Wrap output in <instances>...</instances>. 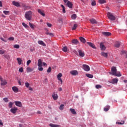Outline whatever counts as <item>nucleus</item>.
Segmentation results:
<instances>
[{
    "label": "nucleus",
    "instance_id": "f257e3e1",
    "mask_svg": "<svg viewBox=\"0 0 127 127\" xmlns=\"http://www.w3.org/2000/svg\"><path fill=\"white\" fill-rule=\"evenodd\" d=\"M109 74H110V75H112L113 76H116V77H121L122 76L121 72L117 71V67L115 66H113L111 68V72H109Z\"/></svg>",
    "mask_w": 127,
    "mask_h": 127
},
{
    "label": "nucleus",
    "instance_id": "f03ea898",
    "mask_svg": "<svg viewBox=\"0 0 127 127\" xmlns=\"http://www.w3.org/2000/svg\"><path fill=\"white\" fill-rule=\"evenodd\" d=\"M42 65L43 66H47V64L44 62H42L41 59H39L38 61V66L39 71H43V67H42Z\"/></svg>",
    "mask_w": 127,
    "mask_h": 127
},
{
    "label": "nucleus",
    "instance_id": "7ed1b4c3",
    "mask_svg": "<svg viewBox=\"0 0 127 127\" xmlns=\"http://www.w3.org/2000/svg\"><path fill=\"white\" fill-rule=\"evenodd\" d=\"M32 16V12L31 11H28L26 12L25 14V17L27 20H31V17Z\"/></svg>",
    "mask_w": 127,
    "mask_h": 127
},
{
    "label": "nucleus",
    "instance_id": "20e7f679",
    "mask_svg": "<svg viewBox=\"0 0 127 127\" xmlns=\"http://www.w3.org/2000/svg\"><path fill=\"white\" fill-rule=\"evenodd\" d=\"M107 16L110 20H116V16H115L112 13L108 12L107 13Z\"/></svg>",
    "mask_w": 127,
    "mask_h": 127
},
{
    "label": "nucleus",
    "instance_id": "39448f33",
    "mask_svg": "<svg viewBox=\"0 0 127 127\" xmlns=\"http://www.w3.org/2000/svg\"><path fill=\"white\" fill-rule=\"evenodd\" d=\"M63 75L62 73H59L57 75V78L58 81H60L61 82V83H60V86L62 85V84H63V80L62 79H61V77H62Z\"/></svg>",
    "mask_w": 127,
    "mask_h": 127
},
{
    "label": "nucleus",
    "instance_id": "423d86ee",
    "mask_svg": "<svg viewBox=\"0 0 127 127\" xmlns=\"http://www.w3.org/2000/svg\"><path fill=\"white\" fill-rule=\"evenodd\" d=\"M82 67L84 71H86V72H88V71H90V66H89V65L87 64H83Z\"/></svg>",
    "mask_w": 127,
    "mask_h": 127
},
{
    "label": "nucleus",
    "instance_id": "0eeeda50",
    "mask_svg": "<svg viewBox=\"0 0 127 127\" xmlns=\"http://www.w3.org/2000/svg\"><path fill=\"white\" fill-rule=\"evenodd\" d=\"M70 73L72 75V76H77V75L79 74V72H78L77 70H74L70 71Z\"/></svg>",
    "mask_w": 127,
    "mask_h": 127
},
{
    "label": "nucleus",
    "instance_id": "6e6552de",
    "mask_svg": "<svg viewBox=\"0 0 127 127\" xmlns=\"http://www.w3.org/2000/svg\"><path fill=\"white\" fill-rule=\"evenodd\" d=\"M12 3L13 5H14L15 6H16L17 7H20V4L18 2L15 1H13L12 2Z\"/></svg>",
    "mask_w": 127,
    "mask_h": 127
},
{
    "label": "nucleus",
    "instance_id": "1a4fd4ad",
    "mask_svg": "<svg viewBox=\"0 0 127 127\" xmlns=\"http://www.w3.org/2000/svg\"><path fill=\"white\" fill-rule=\"evenodd\" d=\"M15 105L17 107H19V108H21L22 107V104H21V102L20 101H15Z\"/></svg>",
    "mask_w": 127,
    "mask_h": 127
},
{
    "label": "nucleus",
    "instance_id": "9d476101",
    "mask_svg": "<svg viewBox=\"0 0 127 127\" xmlns=\"http://www.w3.org/2000/svg\"><path fill=\"white\" fill-rule=\"evenodd\" d=\"M52 98L55 101H56L58 99V95L54 92L52 94Z\"/></svg>",
    "mask_w": 127,
    "mask_h": 127
},
{
    "label": "nucleus",
    "instance_id": "9b49d317",
    "mask_svg": "<svg viewBox=\"0 0 127 127\" xmlns=\"http://www.w3.org/2000/svg\"><path fill=\"white\" fill-rule=\"evenodd\" d=\"M87 43L90 47H91L93 49H96V46L94 45V44L90 42H87Z\"/></svg>",
    "mask_w": 127,
    "mask_h": 127
},
{
    "label": "nucleus",
    "instance_id": "f8f14e48",
    "mask_svg": "<svg viewBox=\"0 0 127 127\" xmlns=\"http://www.w3.org/2000/svg\"><path fill=\"white\" fill-rule=\"evenodd\" d=\"M100 45L101 50H102V51L106 50V46H105V45L103 43H101L100 44Z\"/></svg>",
    "mask_w": 127,
    "mask_h": 127
},
{
    "label": "nucleus",
    "instance_id": "ddd939ff",
    "mask_svg": "<svg viewBox=\"0 0 127 127\" xmlns=\"http://www.w3.org/2000/svg\"><path fill=\"white\" fill-rule=\"evenodd\" d=\"M78 53L80 57H84L85 56V54L83 52V51L81 50H78Z\"/></svg>",
    "mask_w": 127,
    "mask_h": 127
},
{
    "label": "nucleus",
    "instance_id": "4468645a",
    "mask_svg": "<svg viewBox=\"0 0 127 127\" xmlns=\"http://www.w3.org/2000/svg\"><path fill=\"white\" fill-rule=\"evenodd\" d=\"M102 34L105 36H111L112 35V33L109 32H103Z\"/></svg>",
    "mask_w": 127,
    "mask_h": 127
},
{
    "label": "nucleus",
    "instance_id": "2eb2a0df",
    "mask_svg": "<svg viewBox=\"0 0 127 127\" xmlns=\"http://www.w3.org/2000/svg\"><path fill=\"white\" fill-rule=\"evenodd\" d=\"M12 90L14 93H18V88L16 86H13L12 87Z\"/></svg>",
    "mask_w": 127,
    "mask_h": 127
},
{
    "label": "nucleus",
    "instance_id": "dca6fc26",
    "mask_svg": "<svg viewBox=\"0 0 127 127\" xmlns=\"http://www.w3.org/2000/svg\"><path fill=\"white\" fill-rule=\"evenodd\" d=\"M89 21H90L91 23H92V24H97V23H98V22L97 21V20H96V19L92 18L91 19L89 20Z\"/></svg>",
    "mask_w": 127,
    "mask_h": 127
},
{
    "label": "nucleus",
    "instance_id": "f3484780",
    "mask_svg": "<svg viewBox=\"0 0 127 127\" xmlns=\"http://www.w3.org/2000/svg\"><path fill=\"white\" fill-rule=\"evenodd\" d=\"M66 5L69 8H72L73 6V3H72L70 1L67 2Z\"/></svg>",
    "mask_w": 127,
    "mask_h": 127
},
{
    "label": "nucleus",
    "instance_id": "a211bd4d",
    "mask_svg": "<svg viewBox=\"0 0 127 127\" xmlns=\"http://www.w3.org/2000/svg\"><path fill=\"white\" fill-rule=\"evenodd\" d=\"M38 12L41 14V15H42V16H45V13H44V11L41 10V9H38Z\"/></svg>",
    "mask_w": 127,
    "mask_h": 127
},
{
    "label": "nucleus",
    "instance_id": "6ab92c4d",
    "mask_svg": "<svg viewBox=\"0 0 127 127\" xmlns=\"http://www.w3.org/2000/svg\"><path fill=\"white\" fill-rule=\"evenodd\" d=\"M34 68H32L30 67H28L26 68L27 73H30V72H32L33 71H34Z\"/></svg>",
    "mask_w": 127,
    "mask_h": 127
},
{
    "label": "nucleus",
    "instance_id": "aec40b11",
    "mask_svg": "<svg viewBox=\"0 0 127 127\" xmlns=\"http://www.w3.org/2000/svg\"><path fill=\"white\" fill-rule=\"evenodd\" d=\"M38 43L40 45H42V46H44V47L46 46V44L45 43H44V42L43 41H40V40L38 41Z\"/></svg>",
    "mask_w": 127,
    "mask_h": 127
},
{
    "label": "nucleus",
    "instance_id": "412c9836",
    "mask_svg": "<svg viewBox=\"0 0 127 127\" xmlns=\"http://www.w3.org/2000/svg\"><path fill=\"white\" fill-rule=\"evenodd\" d=\"M72 43L75 44V45H77V44H79V41H78V40L74 39L72 40Z\"/></svg>",
    "mask_w": 127,
    "mask_h": 127
},
{
    "label": "nucleus",
    "instance_id": "4be33fe9",
    "mask_svg": "<svg viewBox=\"0 0 127 127\" xmlns=\"http://www.w3.org/2000/svg\"><path fill=\"white\" fill-rule=\"evenodd\" d=\"M69 111L70 112H71L72 115H77V113L76 112V111L75 110V109L73 108H70L69 109Z\"/></svg>",
    "mask_w": 127,
    "mask_h": 127
},
{
    "label": "nucleus",
    "instance_id": "5701e85b",
    "mask_svg": "<svg viewBox=\"0 0 127 127\" xmlns=\"http://www.w3.org/2000/svg\"><path fill=\"white\" fill-rule=\"evenodd\" d=\"M17 111V109L16 108H15V107L10 109V112L12 114H15V113H16Z\"/></svg>",
    "mask_w": 127,
    "mask_h": 127
},
{
    "label": "nucleus",
    "instance_id": "b1692460",
    "mask_svg": "<svg viewBox=\"0 0 127 127\" xmlns=\"http://www.w3.org/2000/svg\"><path fill=\"white\" fill-rule=\"evenodd\" d=\"M101 56H103V57H105L106 58H107V57H108V53H105L104 52H102L101 53Z\"/></svg>",
    "mask_w": 127,
    "mask_h": 127
},
{
    "label": "nucleus",
    "instance_id": "393cba45",
    "mask_svg": "<svg viewBox=\"0 0 127 127\" xmlns=\"http://www.w3.org/2000/svg\"><path fill=\"white\" fill-rule=\"evenodd\" d=\"M119 81V79L117 78H114L112 79V84H118V81Z\"/></svg>",
    "mask_w": 127,
    "mask_h": 127
},
{
    "label": "nucleus",
    "instance_id": "a878e982",
    "mask_svg": "<svg viewBox=\"0 0 127 127\" xmlns=\"http://www.w3.org/2000/svg\"><path fill=\"white\" fill-rule=\"evenodd\" d=\"M79 40H80L81 42H82V43H86V39L82 37H80L79 38Z\"/></svg>",
    "mask_w": 127,
    "mask_h": 127
},
{
    "label": "nucleus",
    "instance_id": "bb28decb",
    "mask_svg": "<svg viewBox=\"0 0 127 127\" xmlns=\"http://www.w3.org/2000/svg\"><path fill=\"white\" fill-rule=\"evenodd\" d=\"M16 60L18 62V64H19V65H21V63L22 62V60H21V59H20L19 58H17L16 59Z\"/></svg>",
    "mask_w": 127,
    "mask_h": 127
},
{
    "label": "nucleus",
    "instance_id": "cd10ccee",
    "mask_svg": "<svg viewBox=\"0 0 127 127\" xmlns=\"http://www.w3.org/2000/svg\"><path fill=\"white\" fill-rule=\"evenodd\" d=\"M98 2H99V3H100L101 4H103L104 3H106L107 1H106V0H99Z\"/></svg>",
    "mask_w": 127,
    "mask_h": 127
},
{
    "label": "nucleus",
    "instance_id": "c85d7f7f",
    "mask_svg": "<svg viewBox=\"0 0 127 127\" xmlns=\"http://www.w3.org/2000/svg\"><path fill=\"white\" fill-rule=\"evenodd\" d=\"M110 106L109 105H107L105 108H104V112H108L110 110Z\"/></svg>",
    "mask_w": 127,
    "mask_h": 127
},
{
    "label": "nucleus",
    "instance_id": "c756f323",
    "mask_svg": "<svg viewBox=\"0 0 127 127\" xmlns=\"http://www.w3.org/2000/svg\"><path fill=\"white\" fill-rule=\"evenodd\" d=\"M6 84H7L6 80H2L1 82L0 83L1 86H5V85H6Z\"/></svg>",
    "mask_w": 127,
    "mask_h": 127
},
{
    "label": "nucleus",
    "instance_id": "7c9ffc66",
    "mask_svg": "<svg viewBox=\"0 0 127 127\" xmlns=\"http://www.w3.org/2000/svg\"><path fill=\"white\" fill-rule=\"evenodd\" d=\"M115 47L119 48V47H120V46H121V43L119 42H116L115 43Z\"/></svg>",
    "mask_w": 127,
    "mask_h": 127
},
{
    "label": "nucleus",
    "instance_id": "2f4dec72",
    "mask_svg": "<svg viewBox=\"0 0 127 127\" xmlns=\"http://www.w3.org/2000/svg\"><path fill=\"white\" fill-rule=\"evenodd\" d=\"M61 6H62L63 8V13H66V10L65 9V6H64V5L61 4Z\"/></svg>",
    "mask_w": 127,
    "mask_h": 127
},
{
    "label": "nucleus",
    "instance_id": "473e14b6",
    "mask_svg": "<svg viewBox=\"0 0 127 127\" xmlns=\"http://www.w3.org/2000/svg\"><path fill=\"white\" fill-rule=\"evenodd\" d=\"M77 27H78V25L76 24H74L73 25V27H72V30H76V29H77Z\"/></svg>",
    "mask_w": 127,
    "mask_h": 127
},
{
    "label": "nucleus",
    "instance_id": "72a5a7b5",
    "mask_svg": "<svg viewBox=\"0 0 127 127\" xmlns=\"http://www.w3.org/2000/svg\"><path fill=\"white\" fill-rule=\"evenodd\" d=\"M50 127H60V126L59 125H55V124H50L49 125Z\"/></svg>",
    "mask_w": 127,
    "mask_h": 127
},
{
    "label": "nucleus",
    "instance_id": "f704fd0d",
    "mask_svg": "<svg viewBox=\"0 0 127 127\" xmlns=\"http://www.w3.org/2000/svg\"><path fill=\"white\" fill-rule=\"evenodd\" d=\"M29 26H30V27H31V28L32 29H34V27L35 26V25H34V24L29 22Z\"/></svg>",
    "mask_w": 127,
    "mask_h": 127
},
{
    "label": "nucleus",
    "instance_id": "c9c22d12",
    "mask_svg": "<svg viewBox=\"0 0 127 127\" xmlns=\"http://www.w3.org/2000/svg\"><path fill=\"white\" fill-rule=\"evenodd\" d=\"M3 13L4 14H5V15H9V11L4 10L3 11Z\"/></svg>",
    "mask_w": 127,
    "mask_h": 127
},
{
    "label": "nucleus",
    "instance_id": "e433bc0d",
    "mask_svg": "<svg viewBox=\"0 0 127 127\" xmlns=\"http://www.w3.org/2000/svg\"><path fill=\"white\" fill-rule=\"evenodd\" d=\"M86 76H87L88 78H92L93 77L92 74H90L89 73L86 74Z\"/></svg>",
    "mask_w": 127,
    "mask_h": 127
},
{
    "label": "nucleus",
    "instance_id": "4c0bfd02",
    "mask_svg": "<svg viewBox=\"0 0 127 127\" xmlns=\"http://www.w3.org/2000/svg\"><path fill=\"white\" fill-rule=\"evenodd\" d=\"M71 18L72 19H75V18H77V15L76 14H73L71 15Z\"/></svg>",
    "mask_w": 127,
    "mask_h": 127
},
{
    "label": "nucleus",
    "instance_id": "58836bf2",
    "mask_svg": "<svg viewBox=\"0 0 127 127\" xmlns=\"http://www.w3.org/2000/svg\"><path fill=\"white\" fill-rule=\"evenodd\" d=\"M60 110L61 111H63V110H64V105L62 104V105H60Z\"/></svg>",
    "mask_w": 127,
    "mask_h": 127
},
{
    "label": "nucleus",
    "instance_id": "ea45409f",
    "mask_svg": "<svg viewBox=\"0 0 127 127\" xmlns=\"http://www.w3.org/2000/svg\"><path fill=\"white\" fill-rule=\"evenodd\" d=\"M63 51H64V52H67V47H64L62 49Z\"/></svg>",
    "mask_w": 127,
    "mask_h": 127
},
{
    "label": "nucleus",
    "instance_id": "a19ab883",
    "mask_svg": "<svg viewBox=\"0 0 127 127\" xmlns=\"http://www.w3.org/2000/svg\"><path fill=\"white\" fill-rule=\"evenodd\" d=\"M122 54H125L126 55V56H127V51H122V53H121V55Z\"/></svg>",
    "mask_w": 127,
    "mask_h": 127
},
{
    "label": "nucleus",
    "instance_id": "79ce46f5",
    "mask_svg": "<svg viewBox=\"0 0 127 127\" xmlns=\"http://www.w3.org/2000/svg\"><path fill=\"white\" fill-rule=\"evenodd\" d=\"M12 106H13V103L9 102L8 105L9 108H12Z\"/></svg>",
    "mask_w": 127,
    "mask_h": 127
},
{
    "label": "nucleus",
    "instance_id": "37998d69",
    "mask_svg": "<svg viewBox=\"0 0 127 127\" xmlns=\"http://www.w3.org/2000/svg\"><path fill=\"white\" fill-rule=\"evenodd\" d=\"M4 57L5 58H6V59H7L8 60H9V59H10V57L8 55H5Z\"/></svg>",
    "mask_w": 127,
    "mask_h": 127
},
{
    "label": "nucleus",
    "instance_id": "c03bdc74",
    "mask_svg": "<svg viewBox=\"0 0 127 127\" xmlns=\"http://www.w3.org/2000/svg\"><path fill=\"white\" fill-rule=\"evenodd\" d=\"M22 24L23 26H24V27H25V28H28V25H27V24H25V23H22Z\"/></svg>",
    "mask_w": 127,
    "mask_h": 127
},
{
    "label": "nucleus",
    "instance_id": "a18cd8bd",
    "mask_svg": "<svg viewBox=\"0 0 127 127\" xmlns=\"http://www.w3.org/2000/svg\"><path fill=\"white\" fill-rule=\"evenodd\" d=\"M116 124L117 125H124V124H125V121H122V122H116Z\"/></svg>",
    "mask_w": 127,
    "mask_h": 127
},
{
    "label": "nucleus",
    "instance_id": "49530a36",
    "mask_svg": "<svg viewBox=\"0 0 127 127\" xmlns=\"http://www.w3.org/2000/svg\"><path fill=\"white\" fill-rule=\"evenodd\" d=\"M95 88L96 89H101V88H102V86H101V85H96L95 86Z\"/></svg>",
    "mask_w": 127,
    "mask_h": 127
},
{
    "label": "nucleus",
    "instance_id": "de8ad7c7",
    "mask_svg": "<svg viewBox=\"0 0 127 127\" xmlns=\"http://www.w3.org/2000/svg\"><path fill=\"white\" fill-rule=\"evenodd\" d=\"M91 5H92V6H95V5H96V1H92L91 2Z\"/></svg>",
    "mask_w": 127,
    "mask_h": 127
},
{
    "label": "nucleus",
    "instance_id": "09e8293b",
    "mask_svg": "<svg viewBox=\"0 0 127 127\" xmlns=\"http://www.w3.org/2000/svg\"><path fill=\"white\" fill-rule=\"evenodd\" d=\"M4 52H5L4 50H0V54L1 55H2L3 54H4Z\"/></svg>",
    "mask_w": 127,
    "mask_h": 127
},
{
    "label": "nucleus",
    "instance_id": "8fccbe9b",
    "mask_svg": "<svg viewBox=\"0 0 127 127\" xmlns=\"http://www.w3.org/2000/svg\"><path fill=\"white\" fill-rule=\"evenodd\" d=\"M8 40H10V41H13L14 40V37H11L8 38Z\"/></svg>",
    "mask_w": 127,
    "mask_h": 127
},
{
    "label": "nucleus",
    "instance_id": "3c124183",
    "mask_svg": "<svg viewBox=\"0 0 127 127\" xmlns=\"http://www.w3.org/2000/svg\"><path fill=\"white\" fill-rule=\"evenodd\" d=\"M25 87H26V88H29L30 84L28 82H26L25 83Z\"/></svg>",
    "mask_w": 127,
    "mask_h": 127
},
{
    "label": "nucleus",
    "instance_id": "603ef678",
    "mask_svg": "<svg viewBox=\"0 0 127 127\" xmlns=\"http://www.w3.org/2000/svg\"><path fill=\"white\" fill-rule=\"evenodd\" d=\"M19 72H20V73H23V67H20L19 69Z\"/></svg>",
    "mask_w": 127,
    "mask_h": 127
},
{
    "label": "nucleus",
    "instance_id": "864d4df0",
    "mask_svg": "<svg viewBox=\"0 0 127 127\" xmlns=\"http://www.w3.org/2000/svg\"><path fill=\"white\" fill-rule=\"evenodd\" d=\"M14 48H16L17 49H18V48H19V45H14Z\"/></svg>",
    "mask_w": 127,
    "mask_h": 127
},
{
    "label": "nucleus",
    "instance_id": "5fc2aeb1",
    "mask_svg": "<svg viewBox=\"0 0 127 127\" xmlns=\"http://www.w3.org/2000/svg\"><path fill=\"white\" fill-rule=\"evenodd\" d=\"M31 63V60H29L27 61V65L29 66V64Z\"/></svg>",
    "mask_w": 127,
    "mask_h": 127
},
{
    "label": "nucleus",
    "instance_id": "6e6d98bb",
    "mask_svg": "<svg viewBox=\"0 0 127 127\" xmlns=\"http://www.w3.org/2000/svg\"><path fill=\"white\" fill-rule=\"evenodd\" d=\"M3 100L6 103H7V102H8V98H4L3 99Z\"/></svg>",
    "mask_w": 127,
    "mask_h": 127
},
{
    "label": "nucleus",
    "instance_id": "4d7b16f0",
    "mask_svg": "<svg viewBox=\"0 0 127 127\" xmlns=\"http://www.w3.org/2000/svg\"><path fill=\"white\" fill-rule=\"evenodd\" d=\"M50 72H51V67L50 66L47 69V72L50 73Z\"/></svg>",
    "mask_w": 127,
    "mask_h": 127
},
{
    "label": "nucleus",
    "instance_id": "13d9d810",
    "mask_svg": "<svg viewBox=\"0 0 127 127\" xmlns=\"http://www.w3.org/2000/svg\"><path fill=\"white\" fill-rule=\"evenodd\" d=\"M0 39L1 40H2V41H3L4 42H7V41L5 40L4 39H3V38H2V37H1V38H0Z\"/></svg>",
    "mask_w": 127,
    "mask_h": 127
},
{
    "label": "nucleus",
    "instance_id": "bf43d9fd",
    "mask_svg": "<svg viewBox=\"0 0 127 127\" xmlns=\"http://www.w3.org/2000/svg\"><path fill=\"white\" fill-rule=\"evenodd\" d=\"M47 25L48 26V27H51L52 26V24L49 23H47Z\"/></svg>",
    "mask_w": 127,
    "mask_h": 127
},
{
    "label": "nucleus",
    "instance_id": "052dcab7",
    "mask_svg": "<svg viewBox=\"0 0 127 127\" xmlns=\"http://www.w3.org/2000/svg\"><path fill=\"white\" fill-rule=\"evenodd\" d=\"M0 126L3 127V123H2V121L1 120H0Z\"/></svg>",
    "mask_w": 127,
    "mask_h": 127
},
{
    "label": "nucleus",
    "instance_id": "680f3d73",
    "mask_svg": "<svg viewBox=\"0 0 127 127\" xmlns=\"http://www.w3.org/2000/svg\"><path fill=\"white\" fill-rule=\"evenodd\" d=\"M58 90H59V92H62V91H63L62 87L59 88Z\"/></svg>",
    "mask_w": 127,
    "mask_h": 127
},
{
    "label": "nucleus",
    "instance_id": "e2e57ef3",
    "mask_svg": "<svg viewBox=\"0 0 127 127\" xmlns=\"http://www.w3.org/2000/svg\"><path fill=\"white\" fill-rule=\"evenodd\" d=\"M47 32H46V34L47 35H49V32H48V29H46Z\"/></svg>",
    "mask_w": 127,
    "mask_h": 127
},
{
    "label": "nucleus",
    "instance_id": "0e129e2a",
    "mask_svg": "<svg viewBox=\"0 0 127 127\" xmlns=\"http://www.w3.org/2000/svg\"><path fill=\"white\" fill-rule=\"evenodd\" d=\"M28 89L30 91H33V89H32V88L30 87H28Z\"/></svg>",
    "mask_w": 127,
    "mask_h": 127
},
{
    "label": "nucleus",
    "instance_id": "69168bd1",
    "mask_svg": "<svg viewBox=\"0 0 127 127\" xmlns=\"http://www.w3.org/2000/svg\"><path fill=\"white\" fill-rule=\"evenodd\" d=\"M49 35H50V36H53V34L52 33H49Z\"/></svg>",
    "mask_w": 127,
    "mask_h": 127
},
{
    "label": "nucleus",
    "instance_id": "338daca9",
    "mask_svg": "<svg viewBox=\"0 0 127 127\" xmlns=\"http://www.w3.org/2000/svg\"><path fill=\"white\" fill-rule=\"evenodd\" d=\"M64 2L66 3V2H68V1H69L68 0H64Z\"/></svg>",
    "mask_w": 127,
    "mask_h": 127
},
{
    "label": "nucleus",
    "instance_id": "774afa93",
    "mask_svg": "<svg viewBox=\"0 0 127 127\" xmlns=\"http://www.w3.org/2000/svg\"><path fill=\"white\" fill-rule=\"evenodd\" d=\"M18 83L19 85H20L21 86V82H20V80H18Z\"/></svg>",
    "mask_w": 127,
    "mask_h": 127
}]
</instances>
